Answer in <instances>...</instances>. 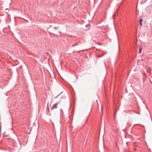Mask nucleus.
Instances as JSON below:
<instances>
[{
  "label": "nucleus",
  "mask_w": 152,
  "mask_h": 152,
  "mask_svg": "<svg viewBox=\"0 0 152 152\" xmlns=\"http://www.w3.org/2000/svg\"><path fill=\"white\" fill-rule=\"evenodd\" d=\"M54 29L55 31L56 30V27H54Z\"/></svg>",
  "instance_id": "39448f33"
},
{
  "label": "nucleus",
  "mask_w": 152,
  "mask_h": 152,
  "mask_svg": "<svg viewBox=\"0 0 152 152\" xmlns=\"http://www.w3.org/2000/svg\"><path fill=\"white\" fill-rule=\"evenodd\" d=\"M55 33H56V32H55V31H53V33H52V34H55Z\"/></svg>",
  "instance_id": "423d86ee"
},
{
  "label": "nucleus",
  "mask_w": 152,
  "mask_h": 152,
  "mask_svg": "<svg viewBox=\"0 0 152 152\" xmlns=\"http://www.w3.org/2000/svg\"><path fill=\"white\" fill-rule=\"evenodd\" d=\"M59 104L58 102H57L54 104L51 107V110H53L54 108H56L57 107V105Z\"/></svg>",
  "instance_id": "f257e3e1"
},
{
  "label": "nucleus",
  "mask_w": 152,
  "mask_h": 152,
  "mask_svg": "<svg viewBox=\"0 0 152 152\" xmlns=\"http://www.w3.org/2000/svg\"><path fill=\"white\" fill-rule=\"evenodd\" d=\"M87 119H86L85 121V123L87 122Z\"/></svg>",
  "instance_id": "0eeeda50"
},
{
  "label": "nucleus",
  "mask_w": 152,
  "mask_h": 152,
  "mask_svg": "<svg viewBox=\"0 0 152 152\" xmlns=\"http://www.w3.org/2000/svg\"><path fill=\"white\" fill-rule=\"evenodd\" d=\"M78 43H75V44H74V45H73L72 46V47H74L75 45H78Z\"/></svg>",
  "instance_id": "7ed1b4c3"
},
{
  "label": "nucleus",
  "mask_w": 152,
  "mask_h": 152,
  "mask_svg": "<svg viewBox=\"0 0 152 152\" xmlns=\"http://www.w3.org/2000/svg\"><path fill=\"white\" fill-rule=\"evenodd\" d=\"M150 81L151 82V83L152 84V82L151 81V80H150Z\"/></svg>",
  "instance_id": "6e6552de"
},
{
  "label": "nucleus",
  "mask_w": 152,
  "mask_h": 152,
  "mask_svg": "<svg viewBox=\"0 0 152 152\" xmlns=\"http://www.w3.org/2000/svg\"><path fill=\"white\" fill-rule=\"evenodd\" d=\"M142 49V48H140L139 50V53L140 54L141 53Z\"/></svg>",
  "instance_id": "20e7f679"
},
{
  "label": "nucleus",
  "mask_w": 152,
  "mask_h": 152,
  "mask_svg": "<svg viewBox=\"0 0 152 152\" xmlns=\"http://www.w3.org/2000/svg\"><path fill=\"white\" fill-rule=\"evenodd\" d=\"M136 15H138V13H136Z\"/></svg>",
  "instance_id": "1a4fd4ad"
},
{
  "label": "nucleus",
  "mask_w": 152,
  "mask_h": 152,
  "mask_svg": "<svg viewBox=\"0 0 152 152\" xmlns=\"http://www.w3.org/2000/svg\"><path fill=\"white\" fill-rule=\"evenodd\" d=\"M142 16H140L139 17V18H140V19L139 20V23L140 24L141 26H142V22L143 21L142 19Z\"/></svg>",
  "instance_id": "f03ea898"
}]
</instances>
